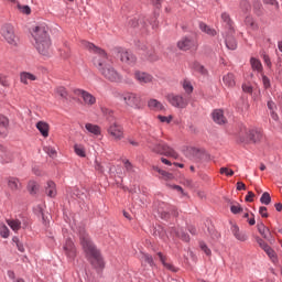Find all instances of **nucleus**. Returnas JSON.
I'll list each match as a JSON object with an SVG mask.
<instances>
[{
  "instance_id": "1",
  "label": "nucleus",
  "mask_w": 282,
  "mask_h": 282,
  "mask_svg": "<svg viewBox=\"0 0 282 282\" xmlns=\"http://www.w3.org/2000/svg\"><path fill=\"white\" fill-rule=\"evenodd\" d=\"M85 47L86 50H89V52L96 54L93 59L94 66L106 80H109L110 83H122V75L116 70L113 62L109 59V56H107V53L102 48L90 42H86Z\"/></svg>"
},
{
  "instance_id": "2",
  "label": "nucleus",
  "mask_w": 282,
  "mask_h": 282,
  "mask_svg": "<svg viewBox=\"0 0 282 282\" xmlns=\"http://www.w3.org/2000/svg\"><path fill=\"white\" fill-rule=\"evenodd\" d=\"M79 239L82 247L84 248V252L88 257L91 265H94L97 270H102V268H105V260H102L100 251L98 248H96L94 242H91V239L85 229L79 230Z\"/></svg>"
},
{
  "instance_id": "3",
  "label": "nucleus",
  "mask_w": 282,
  "mask_h": 282,
  "mask_svg": "<svg viewBox=\"0 0 282 282\" xmlns=\"http://www.w3.org/2000/svg\"><path fill=\"white\" fill-rule=\"evenodd\" d=\"M35 48L42 56H52V40L47 34V26H35L32 33Z\"/></svg>"
},
{
  "instance_id": "4",
  "label": "nucleus",
  "mask_w": 282,
  "mask_h": 282,
  "mask_svg": "<svg viewBox=\"0 0 282 282\" xmlns=\"http://www.w3.org/2000/svg\"><path fill=\"white\" fill-rule=\"evenodd\" d=\"M261 138H263V133H261V130L259 129H248L246 127H241L240 131L238 132V142H240V144H254L261 141Z\"/></svg>"
},
{
  "instance_id": "5",
  "label": "nucleus",
  "mask_w": 282,
  "mask_h": 282,
  "mask_svg": "<svg viewBox=\"0 0 282 282\" xmlns=\"http://www.w3.org/2000/svg\"><path fill=\"white\" fill-rule=\"evenodd\" d=\"M0 34L9 45H12L13 47L19 45V36H17L14 25L11 23L3 24Z\"/></svg>"
},
{
  "instance_id": "6",
  "label": "nucleus",
  "mask_w": 282,
  "mask_h": 282,
  "mask_svg": "<svg viewBox=\"0 0 282 282\" xmlns=\"http://www.w3.org/2000/svg\"><path fill=\"white\" fill-rule=\"evenodd\" d=\"M150 150L152 153L165 155L166 158H174V160H177L178 158L177 152L164 141H159L156 144L150 145Z\"/></svg>"
},
{
  "instance_id": "7",
  "label": "nucleus",
  "mask_w": 282,
  "mask_h": 282,
  "mask_svg": "<svg viewBox=\"0 0 282 282\" xmlns=\"http://www.w3.org/2000/svg\"><path fill=\"white\" fill-rule=\"evenodd\" d=\"M120 98L128 107H132L133 109L142 108V97L135 93H126L120 95Z\"/></svg>"
},
{
  "instance_id": "8",
  "label": "nucleus",
  "mask_w": 282,
  "mask_h": 282,
  "mask_svg": "<svg viewBox=\"0 0 282 282\" xmlns=\"http://www.w3.org/2000/svg\"><path fill=\"white\" fill-rule=\"evenodd\" d=\"M166 100L172 107H176L177 109H186L188 107V99L181 95L170 94L166 96Z\"/></svg>"
},
{
  "instance_id": "9",
  "label": "nucleus",
  "mask_w": 282,
  "mask_h": 282,
  "mask_svg": "<svg viewBox=\"0 0 282 282\" xmlns=\"http://www.w3.org/2000/svg\"><path fill=\"white\" fill-rule=\"evenodd\" d=\"M108 133L116 142H120L124 138V128L120 123H112L108 128Z\"/></svg>"
},
{
  "instance_id": "10",
  "label": "nucleus",
  "mask_w": 282,
  "mask_h": 282,
  "mask_svg": "<svg viewBox=\"0 0 282 282\" xmlns=\"http://www.w3.org/2000/svg\"><path fill=\"white\" fill-rule=\"evenodd\" d=\"M115 53L117 58H120L121 63H126V65H133L135 63V56L124 48H116Z\"/></svg>"
},
{
  "instance_id": "11",
  "label": "nucleus",
  "mask_w": 282,
  "mask_h": 282,
  "mask_svg": "<svg viewBox=\"0 0 282 282\" xmlns=\"http://www.w3.org/2000/svg\"><path fill=\"white\" fill-rule=\"evenodd\" d=\"M74 94L75 96H79V98H83L84 105H87V107L96 105V98L89 91L83 89H75Z\"/></svg>"
},
{
  "instance_id": "12",
  "label": "nucleus",
  "mask_w": 282,
  "mask_h": 282,
  "mask_svg": "<svg viewBox=\"0 0 282 282\" xmlns=\"http://www.w3.org/2000/svg\"><path fill=\"white\" fill-rule=\"evenodd\" d=\"M134 79L139 85H150L154 80L153 75L140 70L134 73Z\"/></svg>"
},
{
  "instance_id": "13",
  "label": "nucleus",
  "mask_w": 282,
  "mask_h": 282,
  "mask_svg": "<svg viewBox=\"0 0 282 282\" xmlns=\"http://www.w3.org/2000/svg\"><path fill=\"white\" fill-rule=\"evenodd\" d=\"M178 50L183 52H188V50H193V47H197V43L195 40L191 37H183L177 42Z\"/></svg>"
},
{
  "instance_id": "14",
  "label": "nucleus",
  "mask_w": 282,
  "mask_h": 282,
  "mask_svg": "<svg viewBox=\"0 0 282 282\" xmlns=\"http://www.w3.org/2000/svg\"><path fill=\"white\" fill-rule=\"evenodd\" d=\"M169 232L171 237H177L178 239H182L183 241H191V237L188 234L184 232V229L180 227H170Z\"/></svg>"
},
{
  "instance_id": "15",
  "label": "nucleus",
  "mask_w": 282,
  "mask_h": 282,
  "mask_svg": "<svg viewBox=\"0 0 282 282\" xmlns=\"http://www.w3.org/2000/svg\"><path fill=\"white\" fill-rule=\"evenodd\" d=\"M63 250L66 257H68L69 259H74V257H76V247H74V242L72 241V239L66 240Z\"/></svg>"
},
{
  "instance_id": "16",
  "label": "nucleus",
  "mask_w": 282,
  "mask_h": 282,
  "mask_svg": "<svg viewBox=\"0 0 282 282\" xmlns=\"http://www.w3.org/2000/svg\"><path fill=\"white\" fill-rule=\"evenodd\" d=\"M39 77H36V75L29 73V72H22L20 73V82L23 85H30V83L37 80Z\"/></svg>"
},
{
  "instance_id": "17",
  "label": "nucleus",
  "mask_w": 282,
  "mask_h": 282,
  "mask_svg": "<svg viewBox=\"0 0 282 282\" xmlns=\"http://www.w3.org/2000/svg\"><path fill=\"white\" fill-rule=\"evenodd\" d=\"M148 107L151 111H164V105L155 98L148 100Z\"/></svg>"
},
{
  "instance_id": "18",
  "label": "nucleus",
  "mask_w": 282,
  "mask_h": 282,
  "mask_svg": "<svg viewBox=\"0 0 282 282\" xmlns=\"http://www.w3.org/2000/svg\"><path fill=\"white\" fill-rule=\"evenodd\" d=\"M162 265L166 269L170 270V272H177V268L173 265L171 262L167 261L166 257L162 252L156 253Z\"/></svg>"
},
{
  "instance_id": "19",
  "label": "nucleus",
  "mask_w": 282,
  "mask_h": 282,
  "mask_svg": "<svg viewBox=\"0 0 282 282\" xmlns=\"http://www.w3.org/2000/svg\"><path fill=\"white\" fill-rule=\"evenodd\" d=\"M7 184H8V188H10V191H20L21 188V181H19V178L14 177V176H9L7 178Z\"/></svg>"
},
{
  "instance_id": "20",
  "label": "nucleus",
  "mask_w": 282,
  "mask_h": 282,
  "mask_svg": "<svg viewBox=\"0 0 282 282\" xmlns=\"http://www.w3.org/2000/svg\"><path fill=\"white\" fill-rule=\"evenodd\" d=\"M85 129H86L87 133H90L91 135H95L96 138H98V135H101V133H102V129H100L98 124L86 123Z\"/></svg>"
},
{
  "instance_id": "21",
  "label": "nucleus",
  "mask_w": 282,
  "mask_h": 282,
  "mask_svg": "<svg viewBox=\"0 0 282 282\" xmlns=\"http://www.w3.org/2000/svg\"><path fill=\"white\" fill-rule=\"evenodd\" d=\"M10 127V120L8 117L0 115V135H8V128Z\"/></svg>"
},
{
  "instance_id": "22",
  "label": "nucleus",
  "mask_w": 282,
  "mask_h": 282,
  "mask_svg": "<svg viewBox=\"0 0 282 282\" xmlns=\"http://www.w3.org/2000/svg\"><path fill=\"white\" fill-rule=\"evenodd\" d=\"M0 158L4 164H10V162H12V152L8 151L6 147L0 144Z\"/></svg>"
},
{
  "instance_id": "23",
  "label": "nucleus",
  "mask_w": 282,
  "mask_h": 282,
  "mask_svg": "<svg viewBox=\"0 0 282 282\" xmlns=\"http://www.w3.org/2000/svg\"><path fill=\"white\" fill-rule=\"evenodd\" d=\"M53 96H56L62 100H67L69 93L67 91V88H65V86H57L54 88Z\"/></svg>"
},
{
  "instance_id": "24",
  "label": "nucleus",
  "mask_w": 282,
  "mask_h": 282,
  "mask_svg": "<svg viewBox=\"0 0 282 282\" xmlns=\"http://www.w3.org/2000/svg\"><path fill=\"white\" fill-rule=\"evenodd\" d=\"M213 120L216 122V124H226V122H228L224 116V110H215L213 112Z\"/></svg>"
},
{
  "instance_id": "25",
  "label": "nucleus",
  "mask_w": 282,
  "mask_h": 282,
  "mask_svg": "<svg viewBox=\"0 0 282 282\" xmlns=\"http://www.w3.org/2000/svg\"><path fill=\"white\" fill-rule=\"evenodd\" d=\"M36 129L40 131V133H41V135H43V138H48V135H50V124H47V122L39 121L36 123Z\"/></svg>"
},
{
  "instance_id": "26",
  "label": "nucleus",
  "mask_w": 282,
  "mask_h": 282,
  "mask_svg": "<svg viewBox=\"0 0 282 282\" xmlns=\"http://www.w3.org/2000/svg\"><path fill=\"white\" fill-rule=\"evenodd\" d=\"M258 231L263 239L270 240L272 238V231L263 223L258 224Z\"/></svg>"
},
{
  "instance_id": "27",
  "label": "nucleus",
  "mask_w": 282,
  "mask_h": 282,
  "mask_svg": "<svg viewBox=\"0 0 282 282\" xmlns=\"http://www.w3.org/2000/svg\"><path fill=\"white\" fill-rule=\"evenodd\" d=\"M231 232L238 241H247L248 240V236H246L243 232H241L239 230V226H237V225L231 226Z\"/></svg>"
},
{
  "instance_id": "28",
  "label": "nucleus",
  "mask_w": 282,
  "mask_h": 282,
  "mask_svg": "<svg viewBox=\"0 0 282 282\" xmlns=\"http://www.w3.org/2000/svg\"><path fill=\"white\" fill-rule=\"evenodd\" d=\"M188 153L193 160L196 162H199L200 160H204V152L197 148H189Z\"/></svg>"
},
{
  "instance_id": "29",
  "label": "nucleus",
  "mask_w": 282,
  "mask_h": 282,
  "mask_svg": "<svg viewBox=\"0 0 282 282\" xmlns=\"http://www.w3.org/2000/svg\"><path fill=\"white\" fill-rule=\"evenodd\" d=\"M223 83L226 87L232 88L235 85H237V82L235 80V74L228 73L224 75Z\"/></svg>"
},
{
  "instance_id": "30",
  "label": "nucleus",
  "mask_w": 282,
  "mask_h": 282,
  "mask_svg": "<svg viewBox=\"0 0 282 282\" xmlns=\"http://www.w3.org/2000/svg\"><path fill=\"white\" fill-rule=\"evenodd\" d=\"M199 30H202L205 34H208V36H217V31L204 22L199 23Z\"/></svg>"
},
{
  "instance_id": "31",
  "label": "nucleus",
  "mask_w": 282,
  "mask_h": 282,
  "mask_svg": "<svg viewBox=\"0 0 282 282\" xmlns=\"http://www.w3.org/2000/svg\"><path fill=\"white\" fill-rule=\"evenodd\" d=\"M140 261L142 265H144V263H148V265H150L151 268L155 265V261H153V257L149 253H141Z\"/></svg>"
},
{
  "instance_id": "32",
  "label": "nucleus",
  "mask_w": 282,
  "mask_h": 282,
  "mask_svg": "<svg viewBox=\"0 0 282 282\" xmlns=\"http://www.w3.org/2000/svg\"><path fill=\"white\" fill-rule=\"evenodd\" d=\"M45 193L48 197H54L56 195V183L48 181Z\"/></svg>"
},
{
  "instance_id": "33",
  "label": "nucleus",
  "mask_w": 282,
  "mask_h": 282,
  "mask_svg": "<svg viewBox=\"0 0 282 282\" xmlns=\"http://www.w3.org/2000/svg\"><path fill=\"white\" fill-rule=\"evenodd\" d=\"M7 224L13 232H19V230H21V220L19 219H9L7 220Z\"/></svg>"
},
{
  "instance_id": "34",
  "label": "nucleus",
  "mask_w": 282,
  "mask_h": 282,
  "mask_svg": "<svg viewBox=\"0 0 282 282\" xmlns=\"http://www.w3.org/2000/svg\"><path fill=\"white\" fill-rule=\"evenodd\" d=\"M251 63V67L253 69V72H258L259 74H261V72H263V65L261 64V61L252 57L250 59Z\"/></svg>"
},
{
  "instance_id": "35",
  "label": "nucleus",
  "mask_w": 282,
  "mask_h": 282,
  "mask_svg": "<svg viewBox=\"0 0 282 282\" xmlns=\"http://www.w3.org/2000/svg\"><path fill=\"white\" fill-rule=\"evenodd\" d=\"M74 151H75L76 155H78L79 158H86L87 156V153L85 151V145H83V144L76 143L74 145Z\"/></svg>"
},
{
  "instance_id": "36",
  "label": "nucleus",
  "mask_w": 282,
  "mask_h": 282,
  "mask_svg": "<svg viewBox=\"0 0 282 282\" xmlns=\"http://www.w3.org/2000/svg\"><path fill=\"white\" fill-rule=\"evenodd\" d=\"M28 191L31 195H36V193L39 192V183L30 181L28 184Z\"/></svg>"
},
{
  "instance_id": "37",
  "label": "nucleus",
  "mask_w": 282,
  "mask_h": 282,
  "mask_svg": "<svg viewBox=\"0 0 282 282\" xmlns=\"http://www.w3.org/2000/svg\"><path fill=\"white\" fill-rule=\"evenodd\" d=\"M265 254L271 259L272 263H276L279 259L276 258V252L273 251L270 247L264 249Z\"/></svg>"
},
{
  "instance_id": "38",
  "label": "nucleus",
  "mask_w": 282,
  "mask_h": 282,
  "mask_svg": "<svg viewBox=\"0 0 282 282\" xmlns=\"http://www.w3.org/2000/svg\"><path fill=\"white\" fill-rule=\"evenodd\" d=\"M226 45L228 50H237V40L232 36L226 37Z\"/></svg>"
},
{
  "instance_id": "39",
  "label": "nucleus",
  "mask_w": 282,
  "mask_h": 282,
  "mask_svg": "<svg viewBox=\"0 0 282 282\" xmlns=\"http://www.w3.org/2000/svg\"><path fill=\"white\" fill-rule=\"evenodd\" d=\"M17 8L21 12V14H32V9H30V6H23L21 3H18Z\"/></svg>"
},
{
  "instance_id": "40",
  "label": "nucleus",
  "mask_w": 282,
  "mask_h": 282,
  "mask_svg": "<svg viewBox=\"0 0 282 282\" xmlns=\"http://www.w3.org/2000/svg\"><path fill=\"white\" fill-rule=\"evenodd\" d=\"M261 204L269 206L270 202H272V197H270V193L264 192L260 198Z\"/></svg>"
},
{
  "instance_id": "41",
  "label": "nucleus",
  "mask_w": 282,
  "mask_h": 282,
  "mask_svg": "<svg viewBox=\"0 0 282 282\" xmlns=\"http://www.w3.org/2000/svg\"><path fill=\"white\" fill-rule=\"evenodd\" d=\"M152 169H153V171H156V173H159L163 177H166L167 180H171V177H173L172 174L167 173L166 171H163L162 169H160L155 165H153Z\"/></svg>"
},
{
  "instance_id": "42",
  "label": "nucleus",
  "mask_w": 282,
  "mask_h": 282,
  "mask_svg": "<svg viewBox=\"0 0 282 282\" xmlns=\"http://www.w3.org/2000/svg\"><path fill=\"white\" fill-rule=\"evenodd\" d=\"M0 235L3 239H8L10 237V229L6 225H1L0 227Z\"/></svg>"
},
{
  "instance_id": "43",
  "label": "nucleus",
  "mask_w": 282,
  "mask_h": 282,
  "mask_svg": "<svg viewBox=\"0 0 282 282\" xmlns=\"http://www.w3.org/2000/svg\"><path fill=\"white\" fill-rule=\"evenodd\" d=\"M158 120H160V122H165V124H171V122H173V115H170L167 117L159 115Z\"/></svg>"
},
{
  "instance_id": "44",
  "label": "nucleus",
  "mask_w": 282,
  "mask_h": 282,
  "mask_svg": "<svg viewBox=\"0 0 282 282\" xmlns=\"http://www.w3.org/2000/svg\"><path fill=\"white\" fill-rule=\"evenodd\" d=\"M183 89L186 91V94H193V84H191L189 80L185 79L183 82Z\"/></svg>"
},
{
  "instance_id": "45",
  "label": "nucleus",
  "mask_w": 282,
  "mask_h": 282,
  "mask_svg": "<svg viewBox=\"0 0 282 282\" xmlns=\"http://www.w3.org/2000/svg\"><path fill=\"white\" fill-rule=\"evenodd\" d=\"M275 75H276V78H281V76H282V61H281V58H279L276 64H275Z\"/></svg>"
},
{
  "instance_id": "46",
  "label": "nucleus",
  "mask_w": 282,
  "mask_h": 282,
  "mask_svg": "<svg viewBox=\"0 0 282 282\" xmlns=\"http://www.w3.org/2000/svg\"><path fill=\"white\" fill-rule=\"evenodd\" d=\"M12 241L15 243L19 252H25V247H23V242H20L18 237H13Z\"/></svg>"
},
{
  "instance_id": "47",
  "label": "nucleus",
  "mask_w": 282,
  "mask_h": 282,
  "mask_svg": "<svg viewBox=\"0 0 282 282\" xmlns=\"http://www.w3.org/2000/svg\"><path fill=\"white\" fill-rule=\"evenodd\" d=\"M220 174L227 175V177H232L235 175V171H232L231 169H228V167H221Z\"/></svg>"
},
{
  "instance_id": "48",
  "label": "nucleus",
  "mask_w": 282,
  "mask_h": 282,
  "mask_svg": "<svg viewBox=\"0 0 282 282\" xmlns=\"http://www.w3.org/2000/svg\"><path fill=\"white\" fill-rule=\"evenodd\" d=\"M44 151L50 155V158H56V149L52 147H44Z\"/></svg>"
},
{
  "instance_id": "49",
  "label": "nucleus",
  "mask_w": 282,
  "mask_h": 282,
  "mask_svg": "<svg viewBox=\"0 0 282 282\" xmlns=\"http://www.w3.org/2000/svg\"><path fill=\"white\" fill-rule=\"evenodd\" d=\"M0 85H2V87H10V82L8 80V77L0 75Z\"/></svg>"
},
{
  "instance_id": "50",
  "label": "nucleus",
  "mask_w": 282,
  "mask_h": 282,
  "mask_svg": "<svg viewBox=\"0 0 282 282\" xmlns=\"http://www.w3.org/2000/svg\"><path fill=\"white\" fill-rule=\"evenodd\" d=\"M230 210L234 213V215H238V213H241L243 208H241L239 205H231Z\"/></svg>"
},
{
  "instance_id": "51",
  "label": "nucleus",
  "mask_w": 282,
  "mask_h": 282,
  "mask_svg": "<svg viewBox=\"0 0 282 282\" xmlns=\"http://www.w3.org/2000/svg\"><path fill=\"white\" fill-rule=\"evenodd\" d=\"M199 246H200V249L205 252V254H207V257H210L212 251L208 248V246H206V243H204V242H200Z\"/></svg>"
},
{
  "instance_id": "52",
  "label": "nucleus",
  "mask_w": 282,
  "mask_h": 282,
  "mask_svg": "<svg viewBox=\"0 0 282 282\" xmlns=\"http://www.w3.org/2000/svg\"><path fill=\"white\" fill-rule=\"evenodd\" d=\"M262 83H263L264 89H270L271 84H270V78H268V76L265 75L262 76Z\"/></svg>"
},
{
  "instance_id": "53",
  "label": "nucleus",
  "mask_w": 282,
  "mask_h": 282,
  "mask_svg": "<svg viewBox=\"0 0 282 282\" xmlns=\"http://www.w3.org/2000/svg\"><path fill=\"white\" fill-rule=\"evenodd\" d=\"M124 164V169L126 171H128V173L133 172V164H131V162H129L128 160L123 162Z\"/></svg>"
},
{
  "instance_id": "54",
  "label": "nucleus",
  "mask_w": 282,
  "mask_h": 282,
  "mask_svg": "<svg viewBox=\"0 0 282 282\" xmlns=\"http://www.w3.org/2000/svg\"><path fill=\"white\" fill-rule=\"evenodd\" d=\"M259 214L261 215V217H264V218H268L269 215H268V207H260L259 208Z\"/></svg>"
},
{
  "instance_id": "55",
  "label": "nucleus",
  "mask_w": 282,
  "mask_h": 282,
  "mask_svg": "<svg viewBox=\"0 0 282 282\" xmlns=\"http://www.w3.org/2000/svg\"><path fill=\"white\" fill-rule=\"evenodd\" d=\"M242 91H245V94H252V86H250L248 84H243Z\"/></svg>"
},
{
  "instance_id": "56",
  "label": "nucleus",
  "mask_w": 282,
  "mask_h": 282,
  "mask_svg": "<svg viewBox=\"0 0 282 282\" xmlns=\"http://www.w3.org/2000/svg\"><path fill=\"white\" fill-rule=\"evenodd\" d=\"M195 69H196V72H199L200 74H206V68H204V66H202V64H196Z\"/></svg>"
},
{
  "instance_id": "57",
  "label": "nucleus",
  "mask_w": 282,
  "mask_h": 282,
  "mask_svg": "<svg viewBox=\"0 0 282 282\" xmlns=\"http://www.w3.org/2000/svg\"><path fill=\"white\" fill-rule=\"evenodd\" d=\"M171 188H173L174 191H177V193H181V195H185L184 188H182V186L180 185H171Z\"/></svg>"
},
{
  "instance_id": "58",
  "label": "nucleus",
  "mask_w": 282,
  "mask_h": 282,
  "mask_svg": "<svg viewBox=\"0 0 282 282\" xmlns=\"http://www.w3.org/2000/svg\"><path fill=\"white\" fill-rule=\"evenodd\" d=\"M258 243L260 248H262V250H265L267 248L270 247L268 243H265V241H263V239H258Z\"/></svg>"
},
{
  "instance_id": "59",
  "label": "nucleus",
  "mask_w": 282,
  "mask_h": 282,
  "mask_svg": "<svg viewBox=\"0 0 282 282\" xmlns=\"http://www.w3.org/2000/svg\"><path fill=\"white\" fill-rule=\"evenodd\" d=\"M263 62L265 63L267 67H272V62L270 61V56L263 55Z\"/></svg>"
},
{
  "instance_id": "60",
  "label": "nucleus",
  "mask_w": 282,
  "mask_h": 282,
  "mask_svg": "<svg viewBox=\"0 0 282 282\" xmlns=\"http://www.w3.org/2000/svg\"><path fill=\"white\" fill-rule=\"evenodd\" d=\"M268 109H270V111H274V109H276V104H274V101H272V100H269Z\"/></svg>"
},
{
  "instance_id": "61",
  "label": "nucleus",
  "mask_w": 282,
  "mask_h": 282,
  "mask_svg": "<svg viewBox=\"0 0 282 282\" xmlns=\"http://www.w3.org/2000/svg\"><path fill=\"white\" fill-rule=\"evenodd\" d=\"M221 19L225 23L230 24V15L228 13H223Z\"/></svg>"
},
{
  "instance_id": "62",
  "label": "nucleus",
  "mask_w": 282,
  "mask_h": 282,
  "mask_svg": "<svg viewBox=\"0 0 282 282\" xmlns=\"http://www.w3.org/2000/svg\"><path fill=\"white\" fill-rule=\"evenodd\" d=\"M237 191H246V184L243 182L237 183Z\"/></svg>"
},
{
  "instance_id": "63",
  "label": "nucleus",
  "mask_w": 282,
  "mask_h": 282,
  "mask_svg": "<svg viewBox=\"0 0 282 282\" xmlns=\"http://www.w3.org/2000/svg\"><path fill=\"white\" fill-rule=\"evenodd\" d=\"M254 197V193L252 192H248L247 196H246V202H252V198Z\"/></svg>"
},
{
  "instance_id": "64",
  "label": "nucleus",
  "mask_w": 282,
  "mask_h": 282,
  "mask_svg": "<svg viewBox=\"0 0 282 282\" xmlns=\"http://www.w3.org/2000/svg\"><path fill=\"white\" fill-rule=\"evenodd\" d=\"M275 210H278V213H281V210H282V204L281 203L275 204Z\"/></svg>"
}]
</instances>
